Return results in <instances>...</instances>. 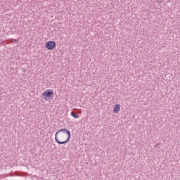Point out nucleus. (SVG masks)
Returning a JSON list of instances; mask_svg holds the SVG:
<instances>
[{
  "label": "nucleus",
  "mask_w": 180,
  "mask_h": 180,
  "mask_svg": "<svg viewBox=\"0 0 180 180\" xmlns=\"http://www.w3.org/2000/svg\"><path fill=\"white\" fill-rule=\"evenodd\" d=\"M113 112L114 113H119V112H120V105L116 104L114 107Z\"/></svg>",
  "instance_id": "4"
},
{
  "label": "nucleus",
  "mask_w": 180,
  "mask_h": 180,
  "mask_svg": "<svg viewBox=\"0 0 180 180\" xmlns=\"http://www.w3.org/2000/svg\"><path fill=\"white\" fill-rule=\"evenodd\" d=\"M46 47L48 50H53V49L56 47V42L53 41H49L46 44Z\"/></svg>",
  "instance_id": "3"
},
{
  "label": "nucleus",
  "mask_w": 180,
  "mask_h": 180,
  "mask_svg": "<svg viewBox=\"0 0 180 180\" xmlns=\"http://www.w3.org/2000/svg\"><path fill=\"white\" fill-rule=\"evenodd\" d=\"M53 95H54V91L52 89H47L42 94V96L45 101L53 99Z\"/></svg>",
  "instance_id": "2"
},
{
  "label": "nucleus",
  "mask_w": 180,
  "mask_h": 180,
  "mask_svg": "<svg viewBox=\"0 0 180 180\" xmlns=\"http://www.w3.org/2000/svg\"><path fill=\"white\" fill-rule=\"evenodd\" d=\"M13 41H14L15 43H18V40L17 39H13Z\"/></svg>",
  "instance_id": "6"
},
{
  "label": "nucleus",
  "mask_w": 180,
  "mask_h": 180,
  "mask_svg": "<svg viewBox=\"0 0 180 180\" xmlns=\"http://www.w3.org/2000/svg\"><path fill=\"white\" fill-rule=\"evenodd\" d=\"M71 139V132L66 129H60L55 134V140L58 144H65Z\"/></svg>",
  "instance_id": "1"
},
{
  "label": "nucleus",
  "mask_w": 180,
  "mask_h": 180,
  "mask_svg": "<svg viewBox=\"0 0 180 180\" xmlns=\"http://www.w3.org/2000/svg\"><path fill=\"white\" fill-rule=\"evenodd\" d=\"M71 116H72V117H74L75 119H79V115H77L75 112H74V111H72L70 112Z\"/></svg>",
  "instance_id": "5"
}]
</instances>
